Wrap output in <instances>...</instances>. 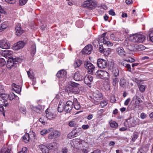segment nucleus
Wrapping results in <instances>:
<instances>
[{
    "mask_svg": "<svg viewBox=\"0 0 153 153\" xmlns=\"http://www.w3.org/2000/svg\"><path fill=\"white\" fill-rule=\"evenodd\" d=\"M18 58H9L7 61V67L9 69L14 68L17 66L18 64Z\"/></svg>",
    "mask_w": 153,
    "mask_h": 153,
    "instance_id": "1",
    "label": "nucleus"
},
{
    "mask_svg": "<svg viewBox=\"0 0 153 153\" xmlns=\"http://www.w3.org/2000/svg\"><path fill=\"white\" fill-rule=\"evenodd\" d=\"M79 84L73 82L71 83L69 87V91L70 92L74 94H77L80 92L79 87Z\"/></svg>",
    "mask_w": 153,
    "mask_h": 153,
    "instance_id": "2",
    "label": "nucleus"
},
{
    "mask_svg": "<svg viewBox=\"0 0 153 153\" xmlns=\"http://www.w3.org/2000/svg\"><path fill=\"white\" fill-rule=\"evenodd\" d=\"M96 6L95 2L92 0H87L83 2L82 7L86 8L92 9Z\"/></svg>",
    "mask_w": 153,
    "mask_h": 153,
    "instance_id": "3",
    "label": "nucleus"
},
{
    "mask_svg": "<svg viewBox=\"0 0 153 153\" xmlns=\"http://www.w3.org/2000/svg\"><path fill=\"white\" fill-rule=\"evenodd\" d=\"M96 75L97 77L102 79H108L109 77V74L107 72L101 70L97 71L96 73Z\"/></svg>",
    "mask_w": 153,
    "mask_h": 153,
    "instance_id": "4",
    "label": "nucleus"
},
{
    "mask_svg": "<svg viewBox=\"0 0 153 153\" xmlns=\"http://www.w3.org/2000/svg\"><path fill=\"white\" fill-rule=\"evenodd\" d=\"M139 120L137 118L131 117L127 121L128 126L129 127L135 126L139 124Z\"/></svg>",
    "mask_w": 153,
    "mask_h": 153,
    "instance_id": "5",
    "label": "nucleus"
},
{
    "mask_svg": "<svg viewBox=\"0 0 153 153\" xmlns=\"http://www.w3.org/2000/svg\"><path fill=\"white\" fill-rule=\"evenodd\" d=\"M85 67L88 70V72L93 74L95 71V67L90 62L87 61L85 63Z\"/></svg>",
    "mask_w": 153,
    "mask_h": 153,
    "instance_id": "6",
    "label": "nucleus"
},
{
    "mask_svg": "<svg viewBox=\"0 0 153 153\" xmlns=\"http://www.w3.org/2000/svg\"><path fill=\"white\" fill-rule=\"evenodd\" d=\"M26 44L25 42L24 41H19L15 43L13 46V49L15 51H17L23 48Z\"/></svg>",
    "mask_w": 153,
    "mask_h": 153,
    "instance_id": "7",
    "label": "nucleus"
},
{
    "mask_svg": "<svg viewBox=\"0 0 153 153\" xmlns=\"http://www.w3.org/2000/svg\"><path fill=\"white\" fill-rule=\"evenodd\" d=\"M97 65L98 67L101 68H105L107 65V62L105 60L99 59L97 60Z\"/></svg>",
    "mask_w": 153,
    "mask_h": 153,
    "instance_id": "8",
    "label": "nucleus"
},
{
    "mask_svg": "<svg viewBox=\"0 0 153 153\" xmlns=\"http://www.w3.org/2000/svg\"><path fill=\"white\" fill-rule=\"evenodd\" d=\"M10 47V45L7 41L4 39L0 40V48L2 49H8Z\"/></svg>",
    "mask_w": 153,
    "mask_h": 153,
    "instance_id": "9",
    "label": "nucleus"
},
{
    "mask_svg": "<svg viewBox=\"0 0 153 153\" xmlns=\"http://www.w3.org/2000/svg\"><path fill=\"white\" fill-rule=\"evenodd\" d=\"M124 45H126V47L127 49L130 51H136V45L134 44H128L126 45V44H128V41L127 40H125L124 42Z\"/></svg>",
    "mask_w": 153,
    "mask_h": 153,
    "instance_id": "10",
    "label": "nucleus"
},
{
    "mask_svg": "<svg viewBox=\"0 0 153 153\" xmlns=\"http://www.w3.org/2000/svg\"><path fill=\"white\" fill-rule=\"evenodd\" d=\"M109 73L111 72L113 75L112 76H118L119 75V70L118 68L110 67L109 69Z\"/></svg>",
    "mask_w": 153,
    "mask_h": 153,
    "instance_id": "11",
    "label": "nucleus"
},
{
    "mask_svg": "<svg viewBox=\"0 0 153 153\" xmlns=\"http://www.w3.org/2000/svg\"><path fill=\"white\" fill-rule=\"evenodd\" d=\"M92 50V46L91 45L86 46L82 50V53L84 54H90Z\"/></svg>",
    "mask_w": 153,
    "mask_h": 153,
    "instance_id": "12",
    "label": "nucleus"
},
{
    "mask_svg": "<svg viewBox=\"0 0 153 153\" xmlns=\"http://www.w3.org/2000/svg\"><path fill=\"white\" fill-rule=\"evenodd\" d=\"M73 103L71 101H67L65 106V111L67 113L70 112L73 107Z\"/></svg>",
    "mask_w": 153,
    "mask_h": 153,
    "instance_id": "13",
    "label": "nucleus"
},
{
    "mask_svg": "<svg viewBox=\"0 0 153 153\" xmlns=\"http://www.w3.org/2000/svg\"><path fill=\"white\" fill-rule=\"evenodd\" d=\"M116 51L117 54L121 56H124L126 55V53L122 47H118L116 49Z\"/></svg>",
    "mask_w": 153,
    "mask_h": 153,
    "instance_id": "14",
    "label": "nucleus"
},
{
    "mask_svg": "<svg viewBox=\"0 0 153 153\" xmlns=\"http://www.w3.org/2000/svg\"><path fill=\"white\" fill-rule=\"evenodd\" d=\"M16 33L17 36L21 35L23 33V30L21 28L20 24H17L15 28Z\"/></svg>",
    "mask_w": 153,
    "mask_h": 153,
    "instance_id": "15",
    "label": "nucleus"
},
{
    "mask_svg": "<svg viewBox=\"0 0 153 153\" xmlns=\"http://www.w3.org/2000/svg\"><path fill=\"white\" fill-rule=\"evenodd\" d=\"M74 78L76 81H80L83 79L84 77L80 74L79 71H77L74 73Z\"/></svg>",
    "mask_w": 153,
    "mask_h": 153,
    "instance_id": "16",
    "label": "nucleus"
},
{
    "mask_svg": "<svg viewBox=\"0 0 153 153\" xmlns=\"http://www.w3.org/2000/svg\"><path fill=\"white\" fill-rule=\"evenodd\" d=\"M93 80V77L90 75H86L85 77L84 82L87 85L90 84Z\"/></svg>",
    "mask_w": 153,
    "mask_h": 153,
    "instance_id": "17",
    "label": "nucleus"
},
{
    "mask_svg": "<svg viewBox=\"0 0 153 153\" xmlns=\"http://www.w3.org/2000/svg\"><path fill=\"white\" fill-rule=\"evenodd\" d=\"M136 38V43H142L145 39V37L143 35L140 34H137Z\"/></svg>",
    "mask_w": 153,
    "mask_h": 153,
    "instance_id": "18",
    "label": "nucleus"
},
{
    "mask_svg": "<svg viewBox=\"0 0 153 153\" xmlns=\"http://www.w3.org/2000/svg\"><path fill=\"white\" fill-rule=\"evenodd\" d=\"M39 147L43 153H49L48 147L43 144L39 145Z\"/></svg>",
    "mask_w": 153,
    "mask_h": 153,
    "instance_id": "19",
    "label": "nucleus"
},
{
    "mask_svg": "<svg viewBox=\"0 0 153 153\" xmlns=\"http://www.w3.org/2000/svg\"><path fill=\"white\" fill-rule=\"evenodd\" d=\"M94 97L97 100H100L102 99V94L98 91L94 92L93 94Z\"/></svg>",
    "mask_w": 153,
    "mask_h": 153,
    "instance_id": "20",
    "label": "nucleus"
},
{
    "mask_svg": "<svg viewBox=\"0 0 153 153\" xmlns=\"http://www.w3.org/2000/svg\"><path fill=\"white\" fill-rule=\"evenodd\" d=\"M66 71L64 70H61L59 71L56 74V76L59 78H61L65 76L66 74Z\"/></svg>",
    "mask_w": 153,
    "mask_h": 153,
    "instance_id": "21",
    "label": "nucleus"
},
{
    "mask_svg": "<svg viewBox=\"0 0 153 153\" xmlns=\"http://www.w3.org/2000/svg\"><path fill=\"white\" fill-rule=\"evenodd\" d=\"M78 122L77 119H73L69 122L68 125L71 127H76L77 125Z\"/></svg>",
    "mask_w": 153,
    "mask_h": 153,
    "instance_id": "22",
    "label": "nucleus"
},
{
    "mask_svg": "<svg viewBox=\"0 0 153 153\" xmlns=\"http://www.w3.org/2000/svg\"><path fill=\"white\" fill-rule=\"evenodd\" d=\"M73 103L74 107L75 109L79 110L80 108V105L76 99L74 98Z\"/></svg>",
    "mask_w": 153,
    "mask_h": 153,
    "instance_id": "23",
    "label": "nucleus"
},
{
    "mask_svg": "<svg viewBox=\"0 0 153 153\" xmlns=\"http://www.w3.org/2000/svg\"><path fill=\"white\" fill-rule=\"evenodd\" d=\"M57 143L55 142L50 143L48 146L49 150L56 149L57 148Z\"/></svg>",
    "mask_w": 153,
    "mask_h": 153,
    "instance_id": "24",
    "label": "nucleus"
},
{
    "mask_svg": "<svg viewBox=\"0 0 153 153\" xmlns=\"http://www.w3.org/2000/svg\"><path fill=\"white\" fill-rule=\"evenodd\" d=\"M12 147L9 146L7 147H4L1 150V152L4 153H11Z\"/></svg>",
    "mask_w": 153,
    "mask_h": 153,
    "instance_id": "25",
    "label": "nucleus"
},
{
    "mask_svg": "<svg viewBox=\"0 0 153 153\" xmlns=\"http://www.w3.org/2000/svg\"><path fill=\"white\" fill-rule=\"evenodd\" d=\"M46 117L49 119L51 120L54 117V115L51 112H49L48 109L46 110L45 111Z\"/></svg>",
    "mask_w": 153,
    "mask_h": 153,
    "instance_id": "26",
    "label": "nucleus"
},
{
    "mask_svg": "<svg viewBox=\"0 0 153 153\" xmlns=\"http://www.w3.org/2000/svg\"><path fill=\"white\" fill-rule=\"evenodd\" d=\"M64 110L65 111V104L63 103L62 102H61V103L60 102L58 105V112H61Z\"/></svg>",
    "mask_w": 153,
    "mask_h": 153,
    "instance_id": "27",
    "label": "nucleus"
},
{
    "mask_svg": "<svg viewBox=\"0 0 153 153\" xmlns=\"http://www.w3.org/2000/svg\"><path fill=\"white\" fill-rule=\"evenodd\" d=\"M76 130H73L68 135V137L69 138H72L77 136V134H76Z\"/></svg>",
    "mask_w": 153,
    "mask_h": 153,
    "instance_id": "28",
    "label": "nucleus"
},
{
    "mask_svg": "<svg viewBox=\"0 0 153 153\" xmlns=\"http://www.w3.org/2000/svg\"><path fill=\"white\" fill-rule=\"evenodd\" d=\"M118 76H112L113 80L112 84L114 86H116L117 84H118L119 79Z\"/></svg>",
    "mask_w": 153,
    "mask_h": 153,
    "instance_id": "29",
    "label": "nucleus"
},
{
    "mask_svg": "<svg viewBox=\"0 0 153 153\" xmlns=\"http://www.w3.org/2000/svg\"><path fill=\"white\" fill-rule=\"evenodd\" d=\"M137 34H134L130 36L129 37V39L132 42L136 43Z\"/></svg>",
    "mask_w": 153,
    "mask_h": 153,
    "instance_id": "30",
    "label": "nucleus"
},
{
    "mask_svg": "<svg viewBox=\"0 0 153 153\" xmlns=\"http://www.w3.org/2000/svg\"><path fill=\"white\" fill-rule=\"evenodd\" d=\"M82 61L79 59H76L74 61V65L75 68H76L79 66L81 64Z\"/></svg>",
    "mask_w": 153,
    "mask_h": 153,
    "instance_id": "31",
    "label": "nucleus"
},
{
    "mask_svg": "<svg viewBox=\"0 0 153 153\" xmlns=\"http://www.w3.org/2000/svg\"><path fill=\"white\" fill-rule=\"evenodd\" d=\"M136 51L137 50L138 51H141L144 50L145 49V47L142 45H136Z\"/></svg>",
    "mask_w": 153,
    "mask_h": 153,
    "instance_id": "32",
    "label": "nucleus"
},
{
    "mask_svg": "<svg viewBox=\"0 0 153 153\" xmlns=\"http://www.w3.org/2000/svg\"><path fill=\"white\" fill-rule=\"evenodd\" d=\"M138 136V133L137 132H134L133 133L132 136L131 137V140L133 142H134L135 140L137 138Z\"/></svg>",
    "mask_w": 153,
    "mask_h": 153,
    "instance_id": "33",
    "label": "nucleus"
},
{
    "mask_svg": "<svg viewBox=\"0 0 153 153\" xmlns=\"http://www.w3.org/2000/svg\"><path fill=\"white\" fill-rule=\"evenodd\" d=\"M23 141L26 143L29 140V136L28 133H25L22 137Z\"/></svg>",
    "mask_w": 153,
    "mask_h": 153,
    "instance_id": "34",
    "label": "nucleus"
},
{
    "mask_svg": "<svg viewBox=\"0 0 153 153\" xmlns=\"http://www.w3.org/2000/svg\"><path fill=\"white\" fill-rule=\"evenodd\" d=\"M109 123L110 126L112 128H116L118 126V125L117 123L115 121L109 122Z\"/></svg>",
    "mask_w": 153,
    "mask_h": 153,
    "instance_id": "35",
    "label": "nucleus"
},
{
    "mask_svg": "<svg viewBox=\"0 0 153 153\" xmlns=\"http://www.w3.org/2000/svg\"><path fill=\"white\" fill-rule=\"evenodd\" d=\"M4 56L7 57L8 56H10L12 55L13 52L11 51L7 50L4 51Z\"/></svg>",
    "mask_w": 153,
    "mask_h": 153,
    "instance_id": "36",
    "label": "nucleus"
},
{
    "mask_svg": "<svg viewBox=\"0 0 153 153\" xmlns=\"http://www.w3.org/2000/svg\"><path fill=\"white\" fill-rule=\"evenodd\" d=\"M1 28L2 29V31L6 29L8 27V23L5 22L2 23L1 25Z\"/></svg>",
    "mask_w": 153,
    "mask_h": 153,
    "instance_id": "37",
    "label": "nucleus"
},
{
    "mask_svg": "<svg viewBox=\"0 0 153 153\" xmlns=\"http://www.w3.org/2000/svg\"><path fill=\"white\" fill-rule=\"evenodd\" d=\"M53 133L54 134V138H58L60 136V133L57 131H53Z\"/></svg>",
    "mask_w": 153,
    "mask_h": 153,
    "instance_id": "38",
    "label": "nucleus"
},
{
    "mask_svg": "<svg viewBox=\"0 0 153 153\" xmlns=\"http://www.w3.org/2000/svg\"><path fill=\"white\" fill-rule=\"evenodd\" d=\"M13 86L16 88V89H14V90L16 93H19L21 91V89L20 87L19 86L16 85L15 84H14V85H13Z\"/></svg>",
    "mask_w": 153,
    "mask_h": 153,
    "instance_id": "39",
    "label": "nucleus"
},
{
    "mask_svg": "<svg viewBox=\"0 0 153 153\" xmlns=\"http://www.w3.org/2000/svg\"><path fill=\"white\" fill-rule=\"evenodd\" d=\"M104 112L103 109L99 110L97 112V116L98 118H101L102 117V114Z\"/></svg>",
    "mask_w": 153,
    "mask_h": 153,
    "instance_id": "40",
    "label": "nucleus"
},
{
    "mask_svg": "<svg viewBox=\"0 0 153 153\" xmlns=\"http://www.w3.org/2000/svg\"><path fill=\"white\" fill-rule=\"evenodd\" d=\"M32 109L37 113H39L41 111L40 108L36 106H33L32 108Z\"/></svg>",
    "mask_w": 153,
    "mask_h": 153,
    "instance_id": "41",
    "label": "nucleus"
},
{
    "mask_svg": "<svg viewBox=\"0 0 153 153\" xmlns=\"http://www.w3.org/2000/svg\"><path fill=\"white\" fill-rule=\"evenodd\" d=\"M32 50L31 51V54L34 55L36 52V46L35 44H33L32 46Z\"/></svg>",
    "mask_w": 153,
    "mask_h": 153,
    "instance_id": "42",
    "label": "nucleus"
},
{
    "mask_svg": "<svg viewBox=\"0 0 153 153\" xmlns=\"http://www.w3.org/2000/svg\"><path fill=\"white\" fill-rule=\"evenodd\" d=\"M149 37L150 41L153 42V30H151L150 31Z\"/></svg>",
    "mask_w": 153,
    "mask_h": 153,
    "instance_id": "43",
    "label": "nucleus"
},
{
    "mask_svg": "<svg viewBox=\"0 0 153 153\" xmlns=\"http://www.w3.org/2000/svg\"><path fill=\"white\" fill-rule=\"evenodd\" d=\"M6 62L5 60L2 58H0V67H2L5 64Z\"/></svg>",
    "mask_w": 153,
    "mask_h": 153,
    "instance_id": "44",
    "label": "nucleus"
},
{
    "mask_svg": "<svg viewBox=\"0 0 153 153\" xmlns=\"http://www.w3.org/2000/svg\"><path fill=\"white\" fill-rule=\"evenodd\" d=\"M19 110L24 114L26 113V109L24 106H20L19 107Z\"/></svg>",
    "mask_w": 153,
    "mask_h": 153,
    "instance_id": "45",
    "label": "nucleus"
},
{
    "mask_svg": "<svg viewBox=\"0 0 153 153\" xmlns=\"http://www.w3.org/2000/svg\"><path fill=\"white\" fill-rule=\"evenodd\" d=\"M49 131L47 130L44 129L40 131V134L43 136L45 135L47 133H48Z\"/></svg>",
    "mask_w": 153,
    "mask_h": 153,
    "instance_id": "46",
    "label": "nucleus"
},
{
    "mask_svg": "<svg viewBox=\"0 0 153 153\" xmlns=\"http://www.w3.org/2000/svg\"><path fill=\"white\" fill-rule=\"evenodd\" d=\"M139 90L141 92H143L145 90V87L144 85H140L138 87Z\"/></svg>",
    "mask_w": 153,
    "mask_h": 153,
    "instance_id": "47",
    "label": "nucleus"
},
{
    "mask_svg": "<svg viewBox=\"0 0 153 153\" xmlns=\"http://www.w3.org/2000/svg\"><path fill=\"white\" fill-rule=\"evenodd\" d=\"M48 137V139L50 140H51L53 138H54V134L53 133V131L49 134Z\"/></svg>",
    "mask_w": 153,
    "mask_h": 153,
    "instance_id": "48",
    "label": "nucleus"
},
{
    "mask_svg": "<svg viewBox=\"0 0 153 153\" xmlns=\"http://www.w3.org/2000/svg\"><path fill=\"white\" fill-rule=\"evenodd\" d=\"M107 104V101L103 100L101 101L100 105L102 107H104Z\"/></svg>",
    "mask_w": 153,
    "mask_h": 153,
    "instance_id": "49",
    "label": "nucleus"
},
{
    "mask_svg": "<svg viewBox=\"0 0 153 153\" xmlns=\"http://www.w3.org/2000/svg\"><path fill=\"white\" fill-rule=\"evenodd\" d=\"M103 42L104 44H106L107 46L109 47L113 45V44L111 42L109 41H107L106 40H105L103 41Z\"/></svg>",
    "mask_w": 153,
    "mask_h": 153,
    "instance_id": "50",
    "label": "nucleus"
},
{
    "mask_svg": "<svg viewBox=\"0 0 153 153\" xmlns=\"http://www.w3.org/2000/svg\"><path fill=\"white\" fill-rule=\"evenodd\" d=\"M106 33H103L102 34V35L101 36L99 37V40H103V41H105V36L106 35Z\"/></svg>",
    "mask_w": 153,
    "mask_h": 153,
    "instance_id": "51",
    "label": "nucleus"
},
{
    "mask_svg": "<svg viewBox=\"0 0 153 153\" xmlns=\"http://www.w3.org/2000/svg\"><path fill=\"white\" fill-rule=\"evenodd\" d=\"M27 0H19L20 4L21 5L25 4L27 2Z\"/></svg>",
    "mask_w": 153,
    "mask_h": 153,
    "instance_id": "52",
    "label": "nucleus"
},
{
    "mask_svg": "<svg viewBox=\"0 0 153 153\" xmlns=\"http://www.w3.org/2000/svg\"><path fill=\"white\" fill-rule=\"evenodd\" d=\"M110 38L116 41L117 40V39L115 35L113 33H112L111 34L110 36Z\"/></svg>",
    "mask_w": 153,
    "mask_h": 153,
    "instance_id": "53",
    "label": "nucleus"
},
{
    "mask_svg": "<svg viewBox=\"0 0 153 153\" xmlns=\"http://www.w3.org/2000/svg\"><path fill=\"white\" fill-rule=\"evenodd\" d=\"M27 74H28V76L32 79H33L34 78V77L33 74H31L29 71H28L27 72Z\"/></svg>",
    "mask_w": 153,
    "mask_h": 153,
    "instance_id": "54",
    "label": "nucleus"
},
{
    "mask_svg": "<svg viewBox=\"0 0 153 153\" xmlns=\"http://www.w3.org/2000/svg\"><path fill=\"white\" fill-rule=\"evenodd\" d=\"M7 3L10 4H14L15 2V0H4Z\"/></svg>",
    "mask_w": 153,
    "mask_h": 153,
    "instance_id": "55",
    "label": "nucleus"
},
{
    "mask_svg": "<svg viewBox=\"0 0 153 153\" xmlns=\"http://www.w3.org/2000/svg\"><path fill=\"white\" fill-rule=\"evenodd\" d=\"M116 101V98L114 96H111V97L110 101L111 102H114Z\"/></svg>",
    "mask_w": 153,
    "mask_h": 153,
    "instance_id": "56",
    "label": "nucleus"
},
{
    "mask_svg": "<svg viewBox=\"0 0 153 153\" xmlns=\"http://www.w3.org/2000/svg\"><path fill=\"white\" fill-rule=\"evenodd\" d=\"M140 117L142 119H144L146 117V115L145 113H142L141 114Z\"/></svg>",
    "mask_w": 153,
    "mask_h": 153,
    "instance_id": "57",
    "label": "nucleus"
},
{
    "mask_svg": "<svg viewBox=\"0 0 153 153\" xmlns=\"http://www.w3.org/2000/svg\"><path fill=\"white\" fill-rule=\"evenodd\" d=\"M0 13L4 14H5L6 13V11L4 10L2 8L1 5H0Z\"/></svg>",
    "mask_w": 153,
    "mask_h": 153,
    "instance_id": "58",
    "label": "nucleus"
},
{
    "mask_svg": "<svg viewBox=\"0 0 153 153\" xmlns=\"http://www.w3.org/2000/svg\"><path fill=\"white\" fill-rule=\"evenodd\" d=\"M99 51L101 52H104L105 50L103 49V47L102 45H100L99 48Z\"/></svg>",
    "mask_w": 153,
    "mask_h": 153,
    "instance_id": "59",
    "label": "nucleus"
},
{
    "mask_svg": "<svg viewBox=\"0 0 153 153\" xmlns=\"http://www.w3.org/2000/svg\"><path fill=\"white\" fill-rule=\"evenodd\" d=\"M131 99L130 98H128L125 102L124 105H127L129 104L130 101Z\"/></svg>",
    "mask_w": 153,
    "mask_h": 153,
    "instance_id": "60",
    "label": "nucleus"
},
{
    "mask_svg": "<svg viewBox=\"0 0 153 153\" xmlns=\"http://www.w3.org/2000/svg\"><path fill=\"white\" fill-rule=\"evenodd\" d=\"M27 150V148L24 147L22 149V151L19 152L18 153H26V151Z\"/></svg>",
    "mask_w": 153,
    "mask_h": 153,
    "instance_id": "61",
    "label": "nucleus"
},
{
    "mask_svg": "<svg viewBox=\"0 0 153 153\" xmlns=\"http://www.w3.org/2000/svg\"><path fill=\"white\" fill-rule=\"evenodd\" d=\"M109 14L112 16H115V13L114 12V10L112 9L111 10L109 11Z\"/></svg>",
    "mask_w": 153,
    "mask_h": 153,
    "instance_id": "62",
    "label": "nucleus"
},
{
    "mask_svg": "<svg viewBox=\"0 0 153 153\" xmlns=\"http://www.w3.org/2000/svg\"><path fill=\"white\" fill-rule=\"evenodd\" d=\"M74 130H76V134H77V136L78 135H79V134H80V132L81 131V128H76Z\"/></svg>",
    "mask_w": 153,
    "mask_h": 153,
    "instance_id": "63",
    "label": "nucleus"
},
{
    "mask_svg": "<svg viewBox=\"0 0 153 153\" xmlns=\"http://www.w3.org/2000/svg\"><path fill=\"white\" fill-rule=\"evenodd\" d=\"M125 67H126V68H127L128 70L129 71H130V72L131 71V68L130 65L129 64H127L126 65V66Z\"/></svg>",
    "mask_w": 153,
    "mask_h": 153,
    "instance_id": "64",
    "label": "nucleus"
}]
</instances>
